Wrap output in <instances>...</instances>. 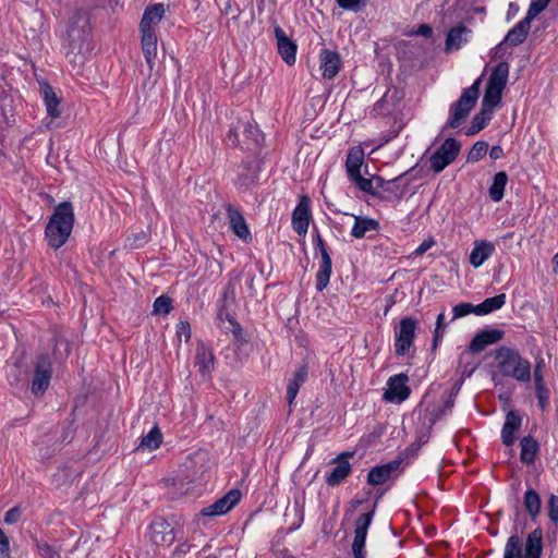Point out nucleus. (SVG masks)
Wrapping results in <instances>:
<instances>
[{
  "label": "nucleus",
  "instance_id": "obj_1",
  "mask_svg": "<svg viewBox=\"0 0 558 558\" xmlns=\"http://www.w3.org/2000/svg\"><path fill=\"white\" fill-rule=\"evenodd\" d=\"M92 26L89 15L82 9L74 10L62 38L65 58L74 64H83L92 52Z\"/></svg>",
  "mask_w": 558,
  "mask_h": 558
},
{
  "label": "nucleus",
  "instance_id": "obj_2",
  "mask_svg": "<svg viewBox=\"0 0 558 558\" xmlns=\"http://www.w3.org/2000/svg\"><path fill=\"white\" fill-rule=\"evenodd\" d=\"M74 221L75 216L71 202L64 201L54 207L45 228V239L50 248L59 250L68 242Z\"/></svg>",
  "mask_w": 558,
  "mask_h": 558
},
{
  "label": "nucleus",
  "instance_id": "obj_3",
  "mask_svg": "<svg viewBox=\"0 0 558 558\" xmlns=\"http://www.w3.org/2000/svg\"><path fill=\"white\" fill-rule=\"evenodd\" d=\"M499 373L520 383L531 380L532 365L517 349L501 345L493 352Z\"/></svg>",
  "mask_w": 558,
  "mask_h": 558
},
{
  "label": "nucleus",
  "instance_id": "obj_4",
  "mask_svg": "<svg viewBox=\"0 0 558 558\" xmlns=\"http://www.w3.org/2000/svg\"><path fill=\"white\" fill-rule=\"evenodd\" d=\"M481 84L482 77L480 76L470 87L463 89L457 101L451 104L446 123L447 128L456 129L464 122L477 102Z\"/></svg>",
  "mask_w": 558,
  "mask_h": 558
},
{
  "label": "nucleus",
  "instance_id": "obj_5",
  "mask_svg": "<svg viewBox=\"0 0 558 558\" xmlns=\"http://www.w3.org/2000/svg\"><path fill=\"white\" fill-rule=\"evenodd\" d=\"M542 538L541 529L532 531L526 537L523 555L520 537L517 534L511 535L505 545L504 558H541Z\"/></svg>",
  "mask_w": 558,
  "mask_h": 558
},
{
  "label": "nucleus",
  "instance_id": "obj_6",
  "mask_svg": "<svg viewBox=\"0 0 558 558\" xmlns=\"http://www.w3.org/2000/svg\"><path fill=\"white\" fill-rule=\"evenodd\" d=\"M549 2L550 0H532L526 12V16L520 22H518L507 33L504 41L500 43L499 46H501L504 43H508L511 46L521 45L529 35L531 22L547 8Z\"/></svg>",
  "mask_w": 558,
  "mask_h": 558
},
{
  "label": "nucleus",
  "instance_id": "obj_7",
  "mask_svg": "<svg viewBox=\"0 0 558 558\" xmlns=\"http://www.w3.org/2000/svg\"><path fill=\"white\" fill-rule=\"evenodd\" d=\"M52 377V361L49 354L37 355L31 390L35 397H41L50 386Z\"/></svg>",
  "mask_w": 558,
  "mask_h": 558
},
{
  "label": "nucleus",
  "instance_id": "obj_8",
  "mask_svg": "<svg viewBox=\"0 0 558 558\" xmlns=\"http://www.w3.org/2000/svg\"><path fill=\"white\" fill-rule=\"evenodd\" d=\"M461 144L453 137H448L441 146L430 156V169L435 173H440L447 166L452 163L458 157Z\"/></svg>",
  "mask_w": 558,
  "mask_h": 558
},
{
  "label": "nucleus",
  "instance_id": "obj_9",
  "mask_svg": "<svg viewBox=\"0 0 558 558\" xmlns=\"http://www.w3.org/2000/svg\"><path fill=\"white\" fill-rule=\"evenodd\" d=\"M375 510L376 502L368 512L361 514L355 521L354 538L352 542V553L354 558H366L365 542Z\"/></svg>",
  "mask_w": 558,
  "mask_h": 558
},
{
  "label": "nucleus",
  "instance_id": "obj_10",
  "mask_svg": "<svg viewBox=\"0 0 558 558\" xmlns=\"http://www.w3.org/2000/svg\"><path fill=\"white\" fill-rule=\"evenodd\" d=\"M417 322L412 317L400 320L399 328L395 331V352L398 356L405 355L413 344Z\"/></svg>",
  "mask_w": 558,
  "mask_h": 558
},
{
  "label": "nucleus",
  "instance_id": "obj_11",
  "mask_svg": "<svg viewBox=\"0 0 558 558\" xmlns=\"http://www.w3.org/2000/svg\"><path fill=\"white\" fill-rule=\"evenodd\" d=\"M149 539L157 546H170L175 541L173 525L162 517H156L149 524Z\"/></svg>",
  "mask_w": 558,
  "mask_h": 558
},
{
  "label": "nucleus",
  "instance_id": "obj_12",
  "mask_svg": "<svg viewBox=\"0 0 558 558\" xmlns=\"http://www.w3.org/2000/svg\"><path fill=\"white\" fill-rule=\"evenodd\" d=\"M242 493L238 488L230 489L214 504L203 508L199 512L203 517H218L229 512L241 500Z\"/></svg>",
  "mask_w": 558,
  "mask_h": 558
},
{
  "label": "nucleus",
  "instance_id": "obj_13",
  "mask_svg": "<svg viewBox=\"0 0 558 558\" xmlns=\"http://www.w3.org/2000/svg\"><path fill=\"white\" fill-rule=\"evenodd\" d=\"M408 380L409 377L402 373L391 376L387 381L388 388L385 390L383 399L395 403L405 401L411 393V389L407 385Z\"/></svg>",
  "mask_w": 558,
  "mask_h": 558
},
{
  "label": "nucleus",
  "instance_id": "obj_14",
  "mask_svg": "<svg viewBox=\"0 0 558 558\" xmlns=\"http://www.w3.org/2000/svg\"><path fill=\"white\" fill-rule=\"evenodd\" d=\"M260 167L256 157L248 156L238 167V177L234 184L239 187L248 189L258 182Z\"/></svg>",
  "mask_w": 558,
  "mask_h": 558
},
{
  "label": "nucleus",
  "instance_id": "obj_15",
  "mask_svg": "<svg viewBox=\"0 0 558 558\" xmlns=\"http://www.w3.org/2000/svg\"><path fill=\"white\" fill-rule=\"evenodd\" d=\"M403 458L398 457L385 464L372 468L367 473V484L372 486L381 485L387 482L393 474L398 475V471Z\"/></svg>",
  "mask_w": 558,
  "mask_h": 558
},
{
  "label": "nucleus",
  "instance_id": "obj_16",
  "mask_svg": "<svg viewBox=\"0 0 558 558\" xmlns=\"http://www.w3.org/2000/svg\"><path fill=\"white\" fill-rule=\"evenodd\" d=\"M163 3H154L146 7L141 23V35H156V27L165 16Z\"/></svg>",
  "mask_w": 558,
  "mask_h": 558
},
{
  "label": "nucleus",
  "instance_id": "obj_17",
  "mask_svg": "<svg viewBox=\"0 0 558 558\" xmlns=\"http://www.w3.org/2000/svg\"><path fill=\"white\" fill-rule=\"evenodd\" d=\"M226 213L231 231L244 242H251L252 234L243 214L232 204L226 205Z\"/></svg>",
  "mask_w": 558,
  "mask_h": 558
},
{
  "label": "nucleus",
  "instance_id": "obj_18",
  "mask_svg": "<svg viewBox=\"0 0 558 558\" xmlns=\"http://www.w3.org/2000/svg\"><path fill=\"white\" fill-rule=\"evenodd\" d=\"M311 219L310 198L306 195L301 196L296 207L292 213V227L299 234L307 232Z\"/></svg>",
  "mask_w": 558,
  "mask_h": 558
},
{
  "label": "nucleus",
  "instance_id": "obj_19",
  "mask_svg": "<svg viewBox=\"0 0 558 558\" xmlns=\"http://www.w3.org/2000/svg\"><path fill=\"white\" fill-rule=\"evenodd\" d=\"M341 65L342 62L338 51L330 49L320 50L319 68L324 78L333 80L338 75Z\"/></svg>",
  "mask_w": 558,
  "mask_h": 558
},
{
  "label": "nucleus",
  "instance_id": "obj_20",
  "mask_svg": "<svg viewBox=\"0 0 558 558\" xmlns=\"http://www.w3.org/2000/svg\"><path fill=\"white\" fill-rule=\"evenodd\" d=\"M274 32L278 53L288 65H293L296 60V44L287 36L286 32L279 25L275 27Z\"/></svg>",
  "mask_w": 558,
  "mask_h": 558
},
{
  "label": "nucleus",
  "instance_id": "obj_21",
  "mask_svg": "<svg viewBox=\"0 0 558 558\" xmlns=\"http://www.w3.org/2000/svg\"><path fill=\"white\" fill-rule=\"evenodd\" d=\"M505 332L500 329H484L477 332L471 340L468 349L470 353H478L486 347L500 341Z\"/></svg>",
  "mask_w": 558,
  "mask_h": 558
},
{
  "label": "nucleus",
  "instance_id": "obj_22",
  "mask_svg": "<svg viewBox=\"0 0 558 558\" xmlns=\"http://www.w3.org/2000/svg\"><path fill=\"white\" fill-rule=\"evenodd\" d=\"M351 452H345L340 454L335 461H337V465L331 469V471L326 474L325 481L328 486L335 487L338 486L341 482H343L351 473L352 466L348 461L347 457H351Z\"/></svg>",
  "mask_w": 558,
  "mask_h": 558
},
{
  "label": "nucleus",
  "instance_id": "obj_23",
  "mask_svg": "<svg viewBox=\"0 0 558 558\" xmlns=\"http://www.w3.org/2000/svg\"><path fill=\"white\" fill-rule=\"evenodd\" d=\"M495 252V245L486 240L475 241L469 260L474 268L481 267Z\"/></svg>",
  "mask_w": 558,
  "mask_h": 558
},
{
  "label": "nucleus",
  "instance_id": "obj_24",
  "mask_svg": "<svg viewBox=\"0 0 558 558\" xmlns=\"http://www.w3.org/2000/svg\"><path fill=\"white\" fill-rule=\"evenodd\" d=\"M522 418L515 411H509L501 429V440L506 446H512L515 441V432L521 427Z\"/></svg>",
  "mask_w": 558,
  "mask_h": 558
},
{
  "label": "nucleus",
  "instance_id": "obj_25",
  "mask_svg": "<svg viewBox=\"0 0 558 558\" xmlns=\"http://www.w3.org/2000/svg\"><path fill=\"white\" fill-rule=\"evenodd\" d=\"M379 229L378 220L371 217L354 216V225L350 234L355 239H362L366 236L368 232H378Z\"/></svg>",
  "mask_w": 558,
  "mask_h": 558
},
{
  "label": "nucleus",
  "instance_id": "obj_26",
  "mask_svg": "<svg viewBox=\"0 0 558 558\" xmlns=\"http://www.w3.org/2000/svg\"><path fill=\"white\" fill-rule=\"evenodd\" d=\"M40 93L43 95L48 116L53 119L59 118L61 116L60 98L57 96L52 86L48 83L40 84Z\"/></svg>",
  "mask_w": 558,
  "mask_h": 558
},
{
  "label": "nucleus",
  "instance_id": "obj_27",
  "mask_svg": "<svg viewBox=\"0 0 558 558\" xmlns=\"http://www.w3.org/2000/svg\"><path fill=\"white\" fill-rule=\"evenodd\" d=\"M195 364L202 374H209L214 369L215 356L209 347L199 342L196 348Z\"/></svg>",
  "mask_w": 558,
  "mask_h": 558
},
{
  "label": "nucleus",
  "instance_id": "obj_28",
  "mask_svg": "<svg viewBox=\"0 0 558 558\" xmlns=\"http://www.w3.org/2000/svg\"><path fill=\"white\" fill-rule=\"evenodd\" d=\"M308 376V367L306 364L301 365L296 368L293 377L289 380L287 387V400L291 405L295 400L301 386L306 381Z\"/></svg>",
  "mask_w": 558,
  "mask_h": 558
},
{
  "label": "nucleus",
  "instance_id": "obj_29",
  "mask_svg": "<svg viewBox=\"0 0 558 558\" xmlns=\"http://www.w3.org/2000/svg\"><path fill=\"white\" fill-rule=\"evenodd\" d=\"M235 303V284L232 280H229L222 292L221 296L217 302L218 306V319H222V315H226V317H230L231 314L229 313V307Z\"/></svg>",
  "mask_w": 558,
  "mask_h": 558
},
{
  "label": "nucleus",
  "instance_id": "obj_30",
  "mask_svg": "<svg viewBox=\"0 0 558 558\" xmlns=\"http://www.w3.org/2000/svg\"><path fill=\"white\" fill-rule=\"evenodd\" d=\"M364 162V150L360 146L352 147L345 159V170L349 180L361 174V167Z\"/></svg>",
  "mask_w": 558,
  "mask_h": 558
},
{
  "label": "nucleus",
  "instance_id": "obj_31",
  "mask_svg": "<svg viewBox=\"0 0 558 558\" xmlns=\"http://www.w3.org/2000/svg\"><path fill=\"white\" fill-rule=\"evenodd\" d=\"M509 75V64L507 62H499L493 69L486 87L504 90Z\"/></svg>",
  "mask_w": 558,
  "mask_h": 558
},
{
  "label": "nucleus",
  "instance_id": "obj_32",
  "mask_svg": "<svg viewBox=\"0 0 558 558\" xmlns=\"http://www.w3.org/2000/svg\"><path fill=\"white\" fill-rule=\"evenodd\" d=\"M332 262L328 252H323L319 268L316 274V290L322 292L329 283L331 276Z\"/></svg>",
  "mask_w": 558,
  "mask_h": 558
},
{
  "label": "nucleus",
  "instance_id": "obj_33",
  "mask_svg": "<svg viewBox=\"0 0 558 558\" xmlns=\"http://www.w3.org/2000/svg\"><path fill=\"white\" fill-rule=\"evenodd\" d=\"M470 33L469 28L464 25H458L456 27H452L446 37V51L450 52L453 50H458L461 48V46L466 43V38L464 35Z\"/></svg>",
  "mask_w": 558,
  "mask_h": 558
},
{
  "label": "nucleus",
  "instance_id": "obj_34",
  "mask_svg": "<svg viewBox=\"0 0 558 558\" xmlns=\"http://www.w3.org/2000/svg\"><path fill=\"white\" fill-rule=\"evenodd\" d=\"M493 118V111L481 106V110L472 118V121L465 131L468 136H472L482 131Z\"/></svg>",
  "mask_w": 558,
  "mask_h": 558
},
{
  "label": "nucleus",
  "instance_id": "obj_35",
  "mask_svg": "<svg viewBox=\"0 0 558 558\" xmlns=\"http://www.w3.org/2000/svg\"><path fill=\"white\" fill-rule=\"evenodd\" d=\"M241 129L247 149H251L252 146L255 148L260 145L264 137L256 124L251 122H241Z\"/></svg>",
  "mask_w": 558,
  "mask_h": 558
},
{
  "label": "nucleus",
  "instance_id": "obj_36",
  "mask_svg": "<svg viewBox=\"0 0 558 558\" xmlns=\"http://www.w3.org/2000/svg\"><path fill=\"white\" fill-rule=\"evenodd\" d=\"M162 442V433L160 428L155 425L147 435L143 436L141 442L135 448L136 451L141 450H156Z\"/></svg>",
  "mask_w": 558,
  "mask_h": 558
},
{
  "label": "nucleus",
  "instance_id": "obj_37",
  "mask_svg": "<svg viewBox=\"0 0 558 558\" xmlns=\"http://www.w3.org/2000/svg\"><path fill=\"white\" fill-rule=\"evenodd\" d=\"M506 303V294L501 293L492 298H487L476 305L475 315L483 316L501 308Z\"/></svg>",
  "mask_w": 558,
  "mask_h": 558
},
{
  "label": "nucleus",
  "instance_id": "obj_38",
  "mask_svg": "<svg viewBox=\"0 0 558 558\" xmlns=\"http://www.w3.org/2000/svg\"><path fill=\"white\" fill-rule=\"evenodd\" d=\"M141 44L145 60L153 69L157 56V35H141Z\"/></svg>",
  "mask_w": 558,
  "mask_h": 558
},
{
  "label": "nucleus",
  "instance_id": "obj_39",
  "mask_svg": "<svg viewBox=\"0 0 558 558\" xmlns=\"http://www.w3.org/2000/svg\"><path fill=\"white\" fill-rule=\"evenodd\" d=\"M520 447V460L525 464L533 463L538 449L536 440L531 436H525L521 439Z\"/></svg>",
  "mask_w": 558,
  "mask_h": 558
},
{
  "label": "nucleus",
  "instance_id": "obj_40",
  "mask_svg": "<svg viewBox=\"0 0 558 558\" xmlns=\"http://www.w3.org/2000/svg\"><path fill=\"white\" fill-rule=\"evenodd\" d=\"M507 183L508 175L505 171L497 172L494 175L493 183L488 190L489 197L492 201L499 202L502 199Z\"/></svg>",
  "mask_w": 558,
  "mask_h": 558
},
{
  "label": "nucleus",
  "instance_id": "obj_41",
  "mask_svg": "<svg viewBox=\"0 0 558 558\" xmlns=\"http://www.w3.org/2000/svg\"><path fill=\"white\" fill-rule=\"evenodd\" d=\"M396 107V98L393 95L389 94V90H387L383 97L375 102L372 113L375 116H389L392 113Z\"/></svg>",
  "mask_w": 558,
  "mask_h": 558
},
{
  "label": "nucleus",
  "instance_id": "obj_42",
  "mask_svg": "<svg viewBox=\"0 0 558 558\" xmlns=\"http://www.w3.org/2000/svg\"><path fill=\"white\" fill-rule=\"evenodd\" d=\"M457 397V391H450L447 396V398L444 401L442 409H433L432 411H427L425 414V417L429 422V426L434 425L435 422L441 416L445 415L447 412H450L453 408L454 400Z\"/></svg>",
  "mask_w": 558,
  "mask_h": 558
},
{
  "label": "nucleus",
  "instance_id": "obj_43",
  "mask_svg": "<svg viewBox=\"0 0 558 558\" xmlns=\"http://www.w3.org/2000/svg\"><path fill=\"white\" fill-rule=\"evenodd\" d=\"M523 504L525 510L532 518H535L539 513L542 501L539 495L534 489L529 488L525 492Z\"/></svg>",
  "mask_w": 558,
  "mask_h": 558
},
{
  "label": "nucleus",
  "instance_id": "obj_44",
  "mask_svg": "<svg viewBox=\"0 0 558 558\" xmlns=\"http://www.w3.org/2000/svg\"><path fill=\"white\" fill-rule=\"evenodd\" d=\"M417 171H418V165H415L411 169L407 170L405 172L401 173L400 175L393 178L392 180H388V181L379 175H374L373 180H374L375 192L377 193V190L385 189L386 185L396 184L397 182L401 181L408 174H413V178H416L418 175Z\"/></svg>",
  "mask_w": 558,
  "mask_h": 558
},
{
  "label": "nucleus",
  "instance_id": "obj_45",
  "mask_svg": "<svg viewBox=\"0 0 558 558\" xmlns=\"http://www.w3.org/2000/svg\"><path fill=\"white\" fill-rule=\"evenodd\" d=\"M502 90L486 87L482 100V107L494 112V109L500 104Z\"/></svg>",
  "mask_w": 558,
  "mask_h": 558
},
{
  "label": "nucleus",
  "instance_id": "obj_46",
  "mask_svg": "<svg viewBox=\"0 0 558 558\" xmlns=\"http://www.w3.org/2000/svg\"><path fill=\"white\" fill-rule=\"evenodd\" d=\"M173 308L172 300L168 295H160L154 301L153 313L155 315H168Z\"/></svg>",
  "mask_w": 558,
  "mask_h": 558
},
{
  "label": "nucleus",
  "instance_id": "obj_47",
  "mask_svg": "<svg viewBox=\"0 0 558 558\" xmlns=\"http://www.w3.org/2000/svg\"><path fill=\"white\" fill-rule=\"evenodd\" d=\"M488 144L484 141H478L473 144L472 148L468 154L466 161L468 162H477L480 161L487 153Z\"/></svg>",
  "mask_w": 558,
  "mask_h": 558
},
{
  "label": "nucleus",
  "instance_id": "obj_48",
  "mask_svg": "<svg viewBox=\"0 0 558 558\" xmlns=\"http://www.w3.org/2000/svg\"><path fill=\"white\" fill-rule=\"evenodd\" d=\"M34 542L37 548V553L41 558H61L58 548L53 547L48 543L39 542L37 538H34Z\"/></svg>",
  "mask_w": 558,
  "mask_h": 558
},
{
  "label": "nucleus",
  "instance_id": "obj_49",
  "mask_svg": "<svg viewBox=\"0 0 558 558\" xmlns=\"http://www.w3.org/2000/svg\"><path fill=\"white\" fill-rule=\"evenodd\" d=\"M149 241V234L145 231H141L138 233H133L129 235L125 240V245L131 248H140L143 247Z\"/></svg>",
  "mask_w": 558,
  "mask_h": 558
},
{
  "label": "nucleus",
  "instance_id": "obj_50",
  "mask_svg": "<svg viewBox=\"0 0 558 558\" xmlns=\"http://www.w3.org/2000/svg\"><path fill=\"white\" fill-rule=\"evenodd\" d=\"M336 2L343 10L359 13L365 9L368 0H336Z\"/></svg>",
  "mask_w": 558,
  "mask_h": 558
},
{
  "label": "nucleus",
  "instance_id": "obj_51",
  "mask_svg": "<svg viewBox=\"0 0 558 558\" xmlns=\"http://www.w3.org/2000/svg\"><path fill=\"white\" fill-rule=\"evenodd\" d=\"M350 181L353 182L362 192H365L371 195H376L373 178L366 179L359 174L357 177H354Z\"/></svg>",
  "mask_w": 558,
  "mask_h": 558
},
{
  "label": "nucleus",
  "instance_id": "obj_52",
  "mask_svg": "<svg viewBox=\"0 0 558 558\" xmlns=\"http://www.w3.org/2000/svg\"><path fill=\"white\" fill-rule=\"evenodd\" d=\"M226 320H228L230 323V325L232 326L231 332L234 337V341L239 345H243L244 343H246L247 340L244 336L243 329H242L241 325L235 320V318L231 315L230 317H226Z\"/></svg>",
  "mask_w": 558,
  "mask_h": 558
},
{
  "label": "nucleus",
  "instance_id": "obj_53",
  "mask_svg": "<svg viewBox=\"0 0 558 558\" xmlns=\"http://www.w3.org/2000/svg\"><path fill=\"white\" fill-rule=\"evenodd\" d=\"M475 311H477L476 305H473L471 303H465V302L459 303L456 306H453V308H452V312H453L452 320L463 317V316H466L471 313L475 314Z\"/></svg>",
  "mask_w": 558,
  "mask_h": 558
},
{
  "label": "nucleus",
  "instance_id": "obj_54",
  "mask_svg": "<svg viewBox=\"0 0 558 558\" xmlns=\"http://www.w3.org/2000/svg\"><path fill=\"white\" fill-rule=\"evenodd\" d=\"M536 388V397L538 399V404L544 410L548 404V390L545 387V383L543 378L537 377V386Z\"/></svg>",
  "mask_w": 558,
  "mask_h": 558
},
{
  "label": "nucleus",
  "instance_id": "obj_55",
  "mask_svg": "<svg viewBox=\"0 0 558 558\" xmlns=\"http://www.w3.org/2000/svg\"><path fill=\"white\" fill-rule=\"evenodd\" d=\"M241 129V121H238L235 125L231 126L229 132L227 133V142L230 145L236 146L240 143L239 140V130Z\"/></svg>",
  "mask_w": 558,
  "mask_h": 558
},
{
  "label": "nucleus",
  "instance_id": "obj_56",
  "mask_svg": "<svg viewBox=\"0 0 558 558\" xmlns=\"http://www.w3.org/2000/svg\"><path fill=\"white\" fill-rule=\"evenodd\" d=\"M10 542L9 537L0 529V558H10Z\"/></svg>",
  "mask_w": 558,
  "mask_h": 558
},
{
  "label": "nucleus",
  "instance_id": "obj_57",
  "mask_svg": "<svg viewBox=\"0 0 558 558\" xmlns=\"http://www.w3.org/2000/svg\"><path fill=\"white\" fill-rule=\"evenodd\" d=\"M177 336L179 338L184 337L186 342L191 339L192 330L189 322H179L177 325Z\"/></svg>",
  "mask_w": 558,
  "mask_h": 558
},
{
  "label": "nucleus",
  "instance_id": "obj_58",
  "mask_svg": "<svg viewBox=\"0 0 558 558\" xmlns=\"http://www.w3.org/2000/svg\"><path fill=\"white\" fill-rule=\"evenodd\" d=\"M22 515V510L20 507H13L4 514V522L7 524H14L16 523Z\"/></svg>",
  "mask_w": 558,
  "mask_h": 558
},
{
  "label": "nucleus",
  "instance_id": "obj_59",
  "mask_svg": "<svg viewBox=\"0 0 558 558\" xmlns=\"http://www.w3.org/2000/svg\"><path fill=\"white\" fill-rule=\"evenodd\" d=\"M557 501H558V497L556 495L551 494L549 497L548 505H549V519L554 523L558 522V506L556 505Z\"/></svg>",
  "mask_w": 558,
  "mask_h": 558
},
{
  "label": "nucleus",
  "instance_id": "obj_60",
  "mask_svg": "<svg viewBox=\"0 0 558 558\" xmlns=\"http://www.w3.org/2000/svg\"><path fill=\"white\" fill-rule=\"evenodd\" d=\"M190 550H191V545L187 542H183L174 548V550L172 553V557L181 558L182 556L187 554Z\"/></svg>",
  "mask_w": 558,
  "mask_h": 558
},
{
  "label": "nucleus",
  "instance_id": "obj_61",
  "mask_svg": "<svg viewBox=\"0 0 558 558\" xmlns=\"http://www.w3.org/2000/svg\"><path fill=\"white\" fill-rule=\"evenodd\" d=\"M412 34L429 38L433 35V28L428 24H421Z\"/></svg>",
  "mask_w": 558,
  "mask_h": 558
},
{
  "label": "nucleus",
  "instance_id": "obj_62",
  "mask_svg": "<svg viewBox=\"0 0 558 558\" xmlns=\"http://www.w3.org/2000/svg\"><path fill=\"white\" fill-rule=\"evenodd\" d=\"M434 244L433 239H428L423 241L417 248L414 251L415 255H423L425 252H427Z\"/></svg>",
  "mask_w": 558,
  "mask_h": 558
},
{
  "label": "nucleus",
  "instance_id": "obj_63",
  "mask_svg": "<svg viewBox=\"0 0 558 558\" xmlns=\"http://www.w3.org/2000/svg\"><path fill=\"white\" fill-rule=\"evenodd\" d=\"M489 156L492 159L497 160L504 157V149L501 146L496 145L493 146L489 150Z\"/></svg>",
  "mask_w": 558,
  "mask_h": 558
},
{
  "label": "nucleus",
  "instance_id": "obj_64",
  "mask_svg": "<svg viewBox=\"0 0 558 558\" xmlns=\"http://www.w3.org/2000/svg\"><path fill=\"white\" fill-rule=\"evenodd\" d=\"M476 369V365L474 364H470V363H466L463 367V371H462V375H461V379L460 380H464L465 378H469L471 377V375L474 373V371Z\"/></svg>",
  "mask_w": 558,
  "mask_h": 558
}]
</instances>
